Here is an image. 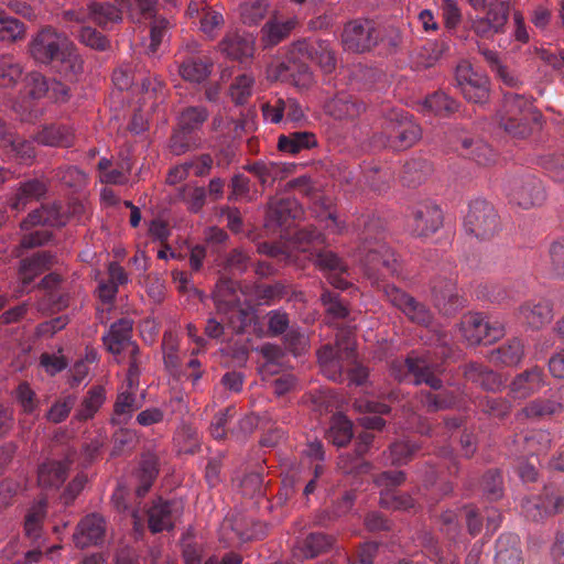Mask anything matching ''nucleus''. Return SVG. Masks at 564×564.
I'll return each mask as SVG.
<instances>
[{
  "label": "nucleus",
  "mask_w": 564,
  "mask_h": 564,
  "mask_svg": "<svg viewBox=\"0 0 564 564\" xmlns=\"http://www.w3.org/2000/svg\"><path fill=\"white\" fill-rule=\"evenodd\" d=\"M383 228L381 218L370 214L357 218L354 224V230L359 231L362 240L360 252L365 273L376 283L395 274L399 269L395 253L382 241Z\"/></svg>",
  "instance_id": "1"
},
{
  "label": "nucleus",
  "mask_w": 564,
  "mask_h": 564,
  "mask_svg": "<svg viewBox=\"0 0 564 564\" xmlns=\"http://www.w3.org/2000/svg\"><path fill=\"white\" fill-rule=\"evenodd\" d=\"M32 58L40 64H53L70 82L84 69V62L66 34L44 26L32 36L29 45Z\"/></svg>",
  "instance_id": "2"
},
{
  "label": "nucleus",
  "mask_w": 564,
  "mask_h": 564,
  "mask_svg": "<svg viewBox=\"0 0 564 564\" xmlns=\"http://www.w3.org/2000/svg\"><path fill=\"white\" fill-rule=\"evenodd\" d=\"M391 375L399 381L411 382L412 384L430 386L433 392H421L420 404L427 412H440L451 409L457 404V398L452 390L443 389V381L434 375L425 358L409 356L404 360H394L390 367Z\"/></svg>",
  "instance_id": "3"
},
{
  "label": "nucleus",
  "mask_w": 564,
  "mask_h": 564,
  "mask_svg": "<svg viewBox=\"0 0 564 564\" xmlns=\"http://www.w3.org/2000/svg\"><path fill=\"white\" fill-rule=\"evenodd\" d=\"M242 292L234 279L219 278L213 292V301L218 315L236 334L245 332L251 321L249 308L241 304Z\"/></svg>",
  "instance_id": "4"
},
{
  "label": "nucleus",
  "mask_w": 564,
  "mask_h": 564,
  "mask_svg": "<svg viewBox=\"0 0 564 564\" xmlns=\"http://www.w3.org/2000/svg\"><path fill=\"white\" fill-rule=\"evenodd\" d=\"M421 138L422 129L411 116L403 110H392L387 115L381 132L375 134L373 141L376 147L405 150L414 147Z\"/></svg>",
  "instance_id": "5"
},
{
  "label": "nucleus",
  "mask_w": 564,
  "mask_h": 564,
  "mask_svg": "<svg viewBox=\"0 0 564 564\" xmlns=\"http://www.w3.org/2000/svg\"><path fill=\"white\" fill-rule=\"evenodd\" d=\"M533 105L531 99L520 93L507 91L503 94L502 109L500 110V126L516 138H524L531 131Z\"/></svg>",
  "instance_id": "6"
},
{
  "label": "nucleus",
  "mask_w": 564,
  "mask_h": 564,
  "mask_svg": "<svg viewBox=\"0 0 564 564\" xmlns=\"http://www.w3.org/2000/svg\"><path fill=\"white\" fill-rule=\"evenodd\" d=\"M484 15L470 19V29L481 40H494L507 32L510 19L511 0H486Z\"/></svg>",
  "instance_id": "7"
},
{
  "label": "nucleus",
  "mask_w": 564,
  "mask_h": 564,
  "mask_svg": "<svg viewBox=\"0 0 564 564\" xmlns=\"http://www.w3.org/2000/svg\"><path fill=\"white\" fill-rule=\"evenodd\" d=\"M464 228L478 240H489L500 228L499 214L486 199H474L464 218Z\"/></svg>",
  "instance_id": "8"
},
{
  "label": "nucleus",
  "mask_w": 564,
  "mask_h": 564,
  "mask_svg": "<svg viewBox=\"0 0 564 564\" xmlns=\"http://www.w3.org/2000/svg\"><path fill=\"white\" fill-rule=\"evenodd\" d=\"M506 195L509 203L529 209L542 205L546 198L543 181L533 174L513 175L507 180Z\"/></svg>",
  "instance_id": "9"
},
{
  "label": "nucleus",
  "mask_w": 564,
  "mask_h": 564,
  "mask_svg": "<svg viewBox=\"0 0 564 564\" xmlns=\"http://www.w3.org/2000/svg\"><path fill=\"white\" fill-rule=\"evenodd\" d=\"M301 43L302 42L286 54L283 59L271 64L268 69L269 77L302 88L311 85L313 79L311 68L307 63L300 57V54H306L305 51H300Z\"/></svg>",
  "instance_id": "10"
},
{
  "label": "nucleus",
  "mask_w": 564,
  "mask_h": 564,
  "mask_svg": "<svg viewBox=\"0 0 564 564\" xmlns=\"http://www.w3.org/2000/svg\"><path fill=\"white\" fill-rule=\"evenodd\" d=\"M380 36L381 31L375 21L357 18L346 22L340 40L345 51L361 54L378 45Z\"/></svg>",
  "instance_id": "11"
},
{
  "label": "nucleus",
  "mask_w": 564,
  "mask_h": 564,
  "mask_svg": "<svg viewBox=\"0 0 564 564\" xmlns=\"http://www.w3.org/2000/svg\"><path fill=\"white\" fill-rule=\"evenodd\" d=\"M459 330L464 338L470 345L490 344L501 338L505 334V327L501 321L491 318V316L473 313L463 316Z\"/></svg>",
  "instance_id": "12"
},
{
  "label": "nucleus",
  "mask_w": 564,
  "mask_h": 564,
  "mask_svg": "<svg viewBox=\"0 0 564 564\" xmlns=\"http://www.w3.org/2000/svg\"><path fill=\"white\" fill-rule=\"evenodd\" d=\"M404 471H383L375 477V484L381 488L380 506L391 510H410L414 507V499L408 492H400L395 487L405 481Z\"/></svg>",
  "instance_id": "13"
},
{
  "label": "nucleus",
  "mask_w": 564,
  "mask_h": 564,
  "mask_svg": "<svg viewBox=\"0 0 564 564\" xmlns=\"http://www.w3.org/2000/svg\"><path fill=\"white\" fill-rule=\"evenodd\" d=\"M456 87L467 101L484 105L489 100V79L485 74L474 72L468 63L459 64L455 73Z\"/></svg>",
  "instance_id": "14"
},
{
  "label": "nucleus",
  "mask_w": 564,
  "mask_h": 564,
  "mask_svg": "<svg viewBox=\"0 0 564 564\" xmlns=\"http://www.w3.org/2000/svg\"><path fill=\"white\" fill-rule=\"evenodd\" d=\"M382 291L389 302L412 322L419 325L429 326L432 324L433 313L425 304L416 301L415 297L402 291V289L390 283L382 284Z\"/></svg>",
  "instance_id": "15"
},
{
  "label": "nucleus",
  "mask_w": 564,
  "mask_h": 564,
  "mask_svg": "<svg viewBox=\"0 0 564 564\" xmlns=\"http://www.w3.org/2000/svg\"><path fill=\"white\" fill-rule=\"evenodd\" d=\"M66 21L85 22L87 19L97 25L108 29L120 22L122 11L116 4L109 2H90L86 9H70L64 12Z\"/></svg>",
  "instance_id": "16"
},
{
  "label": "nucleus",
  "mask_w": 564,
  "mask_h": 564,
  "mask_svg": "<svg viewBox=\"0 0 564 564\" xmlns=\"http://www.w3.org/2000/svg\"><path fill=\"white\" fill-rule=\"evenodd\" d=\"M182 506L178 501L155 498L147 508L148 528L151 533L173 530L176 520L182 514Z\"/></svg>",
  "instance_id": "17"
},
{
  "label": "nucleus",
  "mask_w": 564,
  "mask_h": 564,
  "mask_svg": "<svg viewBox=\"0 0 564 564\" xmlns=\"http://www.w3.org/2000/svg\"><path fill=\"white\" fill-rule=\"evenodd\" d=\"M187 52L178 55V74L186 82L202 83L212 74L213 62L205 55L197 54V44L186 46Z\"/></svg>",
  "instance_id": "18"
},
{
  "label": "nucleus",
  "mask_w": 564,
  "mask_h": 564,
  "mask_svg": "<svg viewBox=\"0 0 564 564\" xmlns=\"http://www.w3.org/2000/svg\"><path fill=\"white\" fill-rule=\"evenodd\" d=\"M409 226L413 236H432L443 226V212L433 203L419 204L413 208Z\"/></svg>",
  "instance_id": "19"
},
{
  "label": "nucleus",
  "mask_w": 564,
  "mask_h": 564,
  "mask_svg": "<svg viewBox=\"0 0 564 564\" xmlns=\"http://www.w3.org/2000/svg\"><path fill=\"white\" fill-rule=\"evenodd\" d=\"M552 436L549 431L532 430L513 436L510 453L519 456L546 454L551 448Z\"/></svg>",
  "instance_id": "20"
},
{
  "label": "nucleus",
  "mask_w": 564,
  "mask_h": 564,
  "mask_svg": "<svg viewBox=\"0 0 564 564\" xmlns=\"http://www.w3.org/2000/svg\"><path fill=\"white\" fill-rule=\"evenodd\" d=\"M434 305L445 315L455 314L464 306L465 300L457 292L454 278H438L432 282Z\"/></svg>",
  "instance_id": "21"
},
{
  "label": "nucleus",
  "mask_w": 564,
  "mask_h": 564,
  "mask_svg": "<svg viewBox=\"0 0 564 564\" xmlns=\"http://www.w3.org/2000/svg\"><path fill=\"white\" fill-rule=\"evenodd\" d=\"M76 451L68 449L64 459H46L37 468V482L43 488H59L65 482Z\"/></svg>",
  "instance_id": "22"
},
{
  "label": "nucleus",
  "mask_w": 564,
  "mask_h": 564,
  "mask_svg": "<svg viewBox=\"0 0 564 564\" xmlns=\"http://www.w3.org/2000/svg\"><path fill=\"white\" fill-rule=\"evenodd\" d=\"M106 538V522L101 514L90 513L84 517L77 524L73 534L76 547L85 549L88 545H97Z\"/></svg>",
  "instance_id": "23"
},
{
  "label": "nucleus",
  "mask_w": 564,
  "mask_h": 564,
  "mask_svg": "<svg viewBox=\"0 0 564 564\" xmlns=\"http://www.w3.org/2000/svg\"><path fill=\"white\" fill-rule=\"evenodd\" d=\"M243 169L258 180L260 187L263 189L274 185L276 181L285 180L292 172V166L288 165V163L271 160L249 162Z\"/></svg>",
  "instance_id": "24"
},
{
  "label": "nucleus",
  "mask_w": 564,
  "mask_h": 564,
  "mask_svg": "<svg viewBox=\"0 0 564 564\" xmlns=\"http://www.w3.org/2000/svg\"><path fill=\"white\" fill-rule=\"evenodd\" d=\"M303 208L295 198L271 197L268 203L269 226L290 227L295 219L301 218Z\"/></svg>",
  "instance_id": "25"
},
{
  "label": "nucleus",
  "mask_w": 564,
  "mask_h": 564,
  "mask_svg": "<svg viewBox=\"0 0 564 564\" xmlns=\"http://www.w3.org/2000/svg\"><path fill=\"white\" fill-rule=\"evenodd\" d=\"M546 384V376L542 367L533 366L521 371L509 384L510 393L517 399H527L539 393Z\"/></svg>",
  "instance_id": "26"
},
{
  "label": "nucleus",
  "mask_w": 564,
  "mask_h": 564,
  "mask_svg": "<svg viewBox=\"0 0 564 564\" xmlns=\"http://www.w3.org/2000/svg\"><path fill=\"white\" fill-rule=\"evenodd\" d=\"M366 105L357 96L349 93H337L332 99L325 102L324 110L336 120H354L362 111Z\"/></svg>",
  "instance_id": "27"
},
{
  "label": "nucleus",
  "mask_w": 564,
  "mask_h": 564,
  "mask_svg": "<svg viewBox=\"0 0 564 564\" xmlns=\"http://www.w3.org/2000/svg\"><path fill=\"white\" fill-rule=\"evenodd\" d=\"M375 435L369 430L360 433L357 438L355 455H341L339 456L338 467L345 474L360 475L369 473L371 465L367 460L362 459L364 454L369 451Z\"/></svg>",
  "instance_id": "28"
},
{
  "label": "nucleus",
  "mask_w": 564,
  "mask_h": 564,
  "mask_svg": "<svg viewBox=\"0 0 564 564\" xmlns=\"http://www.w3.org/2000/svg\"><path fill=\"white\" fill-rule=\"evenodd\" d=\"M133 332V321L130 318H120L110 325L102 341L107 350L115 356H120L123 351L131 349Z\"/></svg>",
  "instance_id": "29"
},
{
  "label": "nucleus",
  "mask_w": 564,
  "mask_h": 564,
  "mask_svg": "<svg viewBox=\"0 0 564 564\" xmlns=\"http://www.w3.org/2000/svg\"><path fill=\"white\" fill-rule=\"evenodd\" d=\"M314 264L327 273L328 281L333 286L337 289L348 286V282L343 276V273L347 272V264L333 250L321 246L318 251L315 252Z\"/></svg>",
  "instance_id": "30"
},
{
  "label": "nucleus",
  "mask_w": 564,
  "mask_h": 564,
  "mask_svg": "<svg viewBox=\"0 0 564 564\" xmlns=\"http://www.w3.org/2000/svg\"><path fill=\"white\" fill-rule=\"evenodd\" d=\"M495 564H524L521 539L514 533H502L496 540Z\"/></svg>",
  "instance_id": "31"
},
{
  "label": "nucleus",
  "mask_w": 564,
  "mask_h": 564,
  "mask_svg": "<svg viewBox=\"0 0 564 564\" xmlns=\"http://www.w3.org/2000/svg\"><path fill=\"white\" fill-rule=\"evenodd\" d=\"M463 376L467 381H471L487 391H498L503 386L498 372L477 361H470L463 366Z\"/></svg>",
  "instance_id": "32"
},
{
  "label": "nucleus",
  "mask_w": 564,
  "mask_h": 564,
  "mask_svg": "<svg viewBox=\"0 0 564 564\" xmlns=\"http://www.w3.org/2000/svg\"><path fill=\"white\" fill-rule=\"evenodd\" d=\"M300 51H305L307 57L317 63L324 73H332L336 67V53L329 41L302 42Z\"/></svg>",
  "instance_id": "33"
},
{
  "label": "nucleus",
  "mask_w": 564,
  "mask_h": 564,
  "mask_svg": "<svg viewBox=\"0 0 564 564\" xmlns=\"http://www.w3.org/2000/svg\"><path fill=\"white\" fill-rule=\"evenodd\" d=\"M54 256L50 251H36L30 258L20 261L19 276L22 288L28 286L39 274L45 272L53 263Z\"/></svg>",
  "instance_id": "34"
},
{
  "label": "nucleus",
  "mask_w": 564,
  "mask_h": 564,
  "mask_svg": "<svg viewBox=\"0 0 564 564\" xmlns=\"http://www.w3.org/2000/svg\"><path fill=\"white\" fill-rule=\"evenodd\" d=\"M34 141L43 147L68 148L74 143V130L67 124H47L34 134Z\"/></svg>",
  "instance_id": "35"
},
{
  "label": "nucleus",
  "mask_w": 564,
  "mask_h": 564,
  "mask_svg": "<svg viewBox=\"0 0 564 564\" xmlns=\"http://www.w3.org/2000/svg\"><path fill=\"white\" fill-rule=\"evenodd\" d=\"M220 51L232 59H247L253 55L254 42L251 35L230 32L219 43Z\"/></svg>",
  "instance_id": "36"
},
{
  "label": "nucleus",
  "mask_w": 564,
  "mask_h": 564,
  "mask_svg": "<svg viewBox=\"0 0 564 564\" xmlns=\"http://www.w3.org/2000/svg\"><path fill=\"white\" fill-rule=\"evenodd\" d=\"M66 223V217L63 212V205L54 203L51 205H42L41 208L33 209L28 218L22 221V228L31 226H63Z\"/></svg>",
  "instance_id": "37"
},
{
  "label": "nucleus",
  "mask_w": 564,
  "mask_h": 564,
  "mask_svg": "<svg viewBox=\"0 0 564 564\" xmlns=\"http://www.w3.org/2000/svg\"><path fill=\"white\" fill-rule=\"evenodd\" d=\"M520 317L531 328L539 329L553 317V308L550 301H528L520 307Z\"/></svg>",
  "instance_id": "38"
},
{
  "label": "nucleus",
  "mask_w": 564,
  "mask_h": 564,
  "mask_svg": "<svg viewBox=\"0 0 564 564\" xmlns=\"http://www.w3.org/2000/svg\"><path fill=\"white\" fill-rule=\"evenodd\" d=\"M457 150L462 156L468 158L478 164H490L496 162L497 159L494 149L481 139L462 138Z\"/></svg>",
  "instance_id": "39"
},
{
  "label": "nucleus",
  "mask_w": 564,
  "mask_h": 564,
  "mask_svg": "<svg viewBox=\"0 0 564 564\" xmlns=\"http://www.w3.org/2000/svg\"><path fill=\"white\" fill-rule=\"evenodd\" d=\"M317 360L322 367L324 376L333 381L344 380V366L340 358L339 347L326 344L317 351Z\"/></svg>",
  "instance_id": "40"
},
{
  "label": "nucleus",
  "mask_w": 564,
  "mask_h": 564,
  "mask_svg": "<svg viewBox=\"0 0 564 564\" xmlns=\"http://www.w3.org/2000/svg\"><path fill=\"white\" fill-rule=\"evenodd\" d=\"M524 356V344L520 338L509 339L489 354V359L496 366H518Z\"/></svg>",
  "instance_id": "41"
},
{
  "label": "nucleus",
  "mask_w": 564,
  "mask_h": 564,
  "mask_svg": "<svg viewBox=\"0 0 564 564\" xmlns=\"http://www.w3.org/2000/svg\"><path fill=\"white\" fill-rule=\"evenodd\" d=\"M356 408L361 410L362 412L376 413L372 416L367 414L359 419V423L365 429H369V431H380L386 424L384 419L379 416V414H387L390 412V406L387 403L376 402V400L370 399H359L356 401Z\"/></svg>",
  "instance_id": "42"
},
{
  "label": "nucleus",
  "mask_w": 564,
  "mask_h": 564,
  "mask_svg": "<svg viewBox=\"0 0 564 564\" xmlns=\"http://www.w3.org/2000/svg\"><path fill=\"white\" fill-rule=\"evenodd\" d=\"M295 25L294 18H271L261 30L262 41L265 45H276L291 34Z\"/></svg>",
  "instance_id": "43"
},
{
  "label": "nucleus",
  "mask_w": 564,
  "mask_h": 564,
  "mask_svg": "<svg viewBox=\"0 0 564 564\" xmlns=\"http://www.w3.org/2000/svg\"><path fill=\"white\" fill-rule=\"evenodd\" d=\"M47 189L45 181L37 178L25 181L20 185L14 197L11 198L10 205L13 209H23L31 200L42 198Z\"/></svg>",
  "instance_id": "44"
},
{
  "label": "nucleus",
  "mask_w": 564,
  "mask_h": 564,
  "mask_svg": "<svg viewBox=\"0 0 564 564\" xmlns=\"http://www.w3.org/2000/svg\"><path fill=\"white\" fill-rule=\"evenodd\" d=\"M47 506L48 501L45 497L37 498L30 506L24 520V532L28 538L32 540L41 538L42 527L47 514Z\"/></svg>",
  "instance_id": "45"
},
{
  "label": "nucleus",
  "mask_w": 564,
  "mask_h": 564,
  "mask_svg": "<svg viewBox=\"0 0 564 564\" xmlns=\"http://www.w3.org/2000/svg\"><path fill=\"white\" fill-rule=\"evenodd\" d=\"M159 475V459L153 453H145L141 456L140 466L137 477L139 486L137 488V497H144L150 491L153 482Z\"/></svg>",
  "instance_id": "46"
},
{
  "label": "nucleus",
  "mask_w": 564,
  "mask_h": 564,
  "mask_svg": "<svg viewBox=\"0 0 564 564\" xmlns=\"http://www.w3.org/2000/svg\"><path fill=\"white\" fill-rule=\"evenodd\" d=\"M317 144L318 141L315 133L305 132V130L281 134L278 140V149L290 154H297L302 150L315 148Z\"/></svg>",
  "instance_id": "47"
},
{
  "label": "nucleus",
  "mask_w": 564,
  "mask_h": 564,
  "mask_svg": "<svg viewBox=\"0 0 564 564\" xmlns=\"http://www.w3.org/2000/svg\"><path fill=\"white\" fill-rule=\"evenodd\" d=\"M4 154L23 164L33 163L36 151L33 141L23 138H3Z\"/></svg>",
  "instance_id": "48"
},
{
  "label": "nucleus",
  "mask_w": 564,
  "mask_h": 564,
  "mask_svg": "<svg viewBox=\"0 0 564 564\" xmlns=\"http://www.w3.org/2000/svg\"><path fill=\"white\" fill-rule=\"evenodd\" d=\"M106 401V390L102 386H94L90 388L83 401L79 403L74 419L78 422H86L93 419Z\"/></svg>",
  "instance_id": "49"
},
{
  "label": "nucleus",
  "mask_w": 564,
  "mask_h": 564,
  "mask_svg": "<svg viewBox=\"0 0 564 564\" xmlns=\"http://www.w3.org/2000/svg\"><path fill=\"white\" fill-rule=\"evenodd\" d=\"M133 390L127 386L126 390L118 393L113 403L112 424L127 423L131 419L132 412L139 408L140 404Z\"/></svg>",
  "instance_id": "50"
},
{
  "label": "nucleus",
  "mask_w": 564,
  "mask_h": 564,
  "mask_svg": "<svg viewBox=\"0 0 564 564\" xmlns=\"http://www.w3.org/2000/svg\"><path fill=\"white\" fill-rule=\"evenodd\" d=\"M325 235L316 229L315 226H306L295 234V242L301 251L308 252L310 258L315 263V253L321 246H325Z\"/></svg>",
  "instance_id": "51"
},
{
  "label": "nucleus",
  "mask_w": 564,
  "mask_h": 564,
  "mask_svg": "<svg viewBox=\"0 0 564 564\" xmlns=\"http://www.w3.org/2000/svg\"><path fill=\"white\" fill-rule=\"evenodd\" d=\"M354 437V425L343 413L334 414L327 432V440L335 446H345Z\"/></svg>",
  "instance_id": "52"
},
{
  "label": "nucleus",
  "mask_w": 564,
  "mask_h": 564,
  "mask_svg": "<svg viewBox=\"0 0 564 564\" xmlns=\"http://www.w3.org/2000/svg\"><path fill=\"white\" fill-rule=\"evenodd\" d=\"M458 102L444 91H434L423 100L422 109L436 116H451L458 110Z\"/></svg>",
  "instance_id": "53"
},
{
  "label": "nucleus",
  "mask_w": 564,
  "mask_h": 564,
  "mask_svg": "<svg viewBox=\"0 0 564 564\" xmlns=\"http://www.w3.org/2000/svg\"><path fill=\"white\" fill-rule=\"evenodd\" d=\"M314 216L317 221L324 224V228L333 234H343L347 231L346 223L339 220L329 208V202L324 197H318L314 203Z\"/></svg>",
  "instance_id": "54"
},
{
  "label": "nucleus",
  "mask_w": 564,
  "mask_h": 564,
  "mask_svg": "<svg viewBox=\"0 0 564 564\" xmlns=\"http://www.w3.org/2000/svg\"><path fill=\"white\" fill-rule=\"evenodd\" d=\"M563 409V403L561 399L556 398H538L531 400L530 403L522 409V413L525 417L539 419L545 417V415H552L556 413H561Z\"/></svg>",
  "instance_id": "55"
},
{
  "label": "nucleus",
  "mask_w": 564,
  "mask_h": 564,
  "mask_svg": "<svg viewBox=\"0 0 564 564\" xmlns=\"http://www.w3.org/2000/svg\"><path fill=\"white\" fill-rule=\"evenodd\" d=\"M334 539L325 533H311L300 543V556L315 557L333 545Z\"/></svg>",
  "instance_id": "56"
},
{
  "label": "nucleus",
  "mask_w": 564,
  "mask_h": 564,
  "mask_svg": "<svg viewBox=\"0 0 564 564\" xmlns=\"http://www.w3.org/2000/svg\"><path fill=\"white\" fill-rule=\"evenodd\" d=\"M161 347L166 369L171 372L178 371L181 360L178 355L180 343L177 335L174 334L173 330H165Z\"/></svg>",
  "instance_id": "57"
},
{
  "label": "nucleus",
  "mask_w": 564,
  "mask_h": 564,
  "mask_svg": "<svg viewBox=\"0 0 564 564\" xmlns=\"http://www.w3.org/2000/svg\"><path fill=\"white\" fill-rule=\"evenodd\" d=\"M77 403L76 394H62L56 401L50 405L45 413V419L51 423H62L68 417L72 410Z\"/></svg>",
  "instance_id": "58"
},
{
  "label": "nucleus",
  "mask_w": 564,
  "mask_h": 564,
  "mask_svg": "<svg viewBox=\"0 0 564 564\" xmlns=\"http://www.w3.org/2000/svg\"><path fill=\"white\" fill-rule=\"evenodd\" d=\"M538 164L552 181L564 185V153H544L538 158Z\"/></svg>",
  "instance_id": "59"
},
{
  "label": "nucleus",
  "mask_w": 564,
  "mask_h": 564,
  "mask_svg": "<svg viewBox=\"0 0 564 564\" xmlns=\"http://www.w3.org/2000/svg\"><path fill=\"white\" fill-rule=\"evenodd\" d=\"M178 117L182 128L186 129L191 135H197V131L208 117V111L205 106H189Z\"/></svg>",
  "instance_id": "60"
},
{
  "label": "nucleus",
  "mask_w": 564,
  "mask_h": 564,
  "mask_svg": "<svg viewBox=\"0 0 564 564\" xmlns=\"http://www.w3.org/2000/svg\"><path fill=\"white\" fill-rule=\"evenodd\" d=\"M254 77L250 74H240L230 84L229 95L236 105H245L252 96Z\"/></svg>",
  "instance_id": "61"
},
{
  "label": "nucleus",
  "mask_w": 564,
  "mask_h": 564,
  "mask_svg": "<svg viewBox=\"0 0 564 564\" xmlns=\"http://www.w3.org/2000/svg\"><path fill=\"white\" fill-rule=\"evenodd\" d=\"M431 167L427 161L424 160H411L406 161L403 165L402 182L409 186H415L424 181L425 176L429 175Z\"/></svg>",
  "instance_id": "62"
},
{
  "label": "nucleus",
  "mask_w": 564,
  "mask_h": 564,
  "mask_svg": "<svg viewBox=\"0 0 564 564\" xmlns=\"http://www.w3.org/2000/svg\"><path fill=\"white\" fill-rule=\"evenodd\" d=\"M26 28L23 22L17 18L9 17L0 11V40L18 41L25 35Z\"/></svg>",
  "instance_id": "63"
},
{
  "label": "nucleus",
  "mask_w": 564,
  "mask_h": 564,
  "mask_svg": "<svg viewBox=\"0 0 564 564\" xmlns=\"http://www.w3.org/2000/svg\"><path fill=\"white\" fill-rule=\"evenodd\" d=\"M17 403L20 405L22 413L33 414L39 410V399L28 381H22L14 392Z\"/></svg>",
  "instance_id": "64"
}]
</instances>
